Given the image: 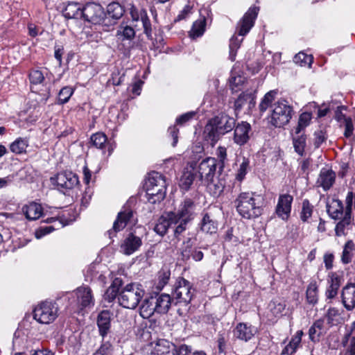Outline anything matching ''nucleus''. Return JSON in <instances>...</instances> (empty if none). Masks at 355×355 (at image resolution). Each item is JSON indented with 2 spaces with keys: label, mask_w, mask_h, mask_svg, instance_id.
Returning a JSON list of instances; mask_svg holds the SVG:
<instances>
[{
  "label": "nucleus",
  "mask_w": 355,
  "mask_h": 355,
  "mask_svg": "<svg viewBox=\"0 0 355 355\" xmlns=\"http://www.w3.org/2000/svg\"><path fill=\"white\" fill-rule=\"evenodd\" d=\"M113 347L109 341L103 340L100 347L93 355H112Z\"/></svg>",
  "instance_id": "obj_54"
},
{
  "label": "nucleus",
  "mask_w": 355,
  "mask_h": 355,
  "mask_svg": "<svg viewBox=\"0 0 355 355\" xmlns=\"http://www.w3.org/2000/svg\"><path fill=\"white\" fill-rule=\"evenodd\" d=\"M293 200V197L288 193L281 194L279 196L275 213L284 220H287L290 216Z\"/></svg>",
  "instance_id": "obj_16"
},
{
  "label": "nucleus",
  "mask_w": 355,
  "mask_h": 355,
  "mask_svg": "<svg viewBox=\"0 0 355 355\" xmlns=\"http://www.w3.org/2000/svg\"><path fill=\"white\" fill-rule=\"evenodd\" d=\"M293 62L301 67L307 66L311 67L313 62V57L303 52H300L294 56Z\"/></svg>",
  "instance_id": "obj_49"
},
{
  "label": "nucleus",
  "mask_w": 355,
  "mask_h": 355,
  "mask_svg": "<svg viewBox=\"0 0 355 355\" xmlns=\"http://www.w3.org/2000/svg\"><path fill=\"white\" fill-rule=\"evenodd\" d=\"M243 39L239 40L237 37L233 36L230 39V55L232 60L235 59L236 53L237 49L240 46V44L242 42Z\"/></svg>",
  "instance_id": "obj_56"
},
{
  "label": "nucleus",
  "mask_w": 355,
  "mask_h": 355,
  "mask_svg": "<svg viewBox=\"0 0 355 355\" xmlns=\"http://www.w3.org/2000/svg\"><path fill=\"white\" fill-rule=\"evenodd\" d=\"M91 142L97 148L103 150L107 146V137L103 132H97L92 135Z\"/></svg>",
  "instance_id": "obj_47"
},
{
  "label": "nucleus",
  "mask_w": 355,
  "mask_h": 355,
  "mask_svg": "<svg viewBox=\"0 0 355 355\" xmlns=\"http://www.w3.org/2000/svg\"><path fill=\"white\" fill-rule=\"evenodd\" d=\"M134 212L131 209H125L118 214L117 218L114 222L113 227L107 233L110 238H112L116 232L123 230L129 223H135Z\"/></svg>",
  "instance_id": "obj_12"
},
{
  "label": "nucleus",
  "mask_w": 355,
  "mask_h": 355,
  "mask_svg": "<svg viewBox=\"0 0 355 355\" xmlns=\"http://www.w3.org/2000/svg\"><path fill=\"white\" fill-rule=\"evenodd\" d=\"M311 114L309 112H303L300 115L297 125L295 128V134L304 132V129L309 125L311 121Z\"/></svg>",
  "instance_id": "obj_42"
},
{
  "label": "nucleus",
  "mask_w": 355,
  "mask_h": 355,
  "mask_svg": "<svg viewBox=\"0 0 355 355\" xmlns=\"http://www.w3.org/2000/svg\"><path fill=\"white\" fill-rule=\"evenodd\" d=\"M257 333V328L250 324L240 322L234 329V336L245 342L251 340Z\"/></svg>",
  "instance_id": "obj_19"
},
{
  "label": "nucleus",
  "mask_w": 355,
  "mask_h": 355,
  "mask_svg": "<svg viewBox=\"0 0 355 355\" xmlns=\"http://www.w3.org/2000/svg\"><path fill=\"white\" fill-rule=\"evenodd\" d=\"M130 15L133 21H138L140 20L141 21L144 33L148 38H150L152 36V28L146 10L144 9L138 10L135 6H132L130 9Z\"/></svg>",
  "instance_id": "obj_18"
},
{
  "label": "nucleus",
  "mask_w": 355,
  "mask_h": 355,
  "mask_svg": "<svg viewBox=\"0 0 355 355\" xmlns=\"http://www.w3.org/2000/svg\"><path fill=\"white\" fill-rule=\"evenodd\" d=\"M306 300L308 303L315 304L318 302V286L316 282H310L306 289Z\"/></svg>",
  "instance_id": "obj_44"
},
{
  "label": "nucleus",
  "mask_w": 355,
  "mask_h": 355,
  "mask_svg": "<svg viewBox=\"0 0 355 355\" xmlns=\"http://www.w3.org/2000/svg\"><path fill=\"white\" fill-rule=\"evenodd\" d=\"M152 297L155 300L157 313L159 314L166 313L170 309L171 304H173L172 302V297L168 294L162 293L159 295L157 294L152 295Z\"/></svg>",
  "instance_id": "obj_26"
},
{
  "label": "nucleus",
  "mask_w": 355,
  "mask_h": 355,
  "mask_svg": "<svg viewBox=\"0 0 355 355\" xmlns=\"http://www.w3.org/2000/svg\"><path fill=\"white\" fill-rule=\"evenodd\" d=\"M195 179V174L192 171H184L181 176L180 186L182 189L189 190Z\"/></svg>",
  "instance_id": "obj_50"
},
{
  "label": "nucleus",
  "mask_w": 355,
  "mask_h": 355,
  "mask_svg": "<svg viewBox=\"0 0 355 355\" xmlns=\"http://www.w3.org/2000/svg\"><path fill=\"white\" fill-rule=\"evenodd\" d=\"M277 93V92L275 90H271L265 94L259 104V110L261 112H266L270 106L272 107V103L274 101Z\"/></svg>",
  "instance_id": "obj_45"
},
{
  "label": "nucleus",
  "mask_w": 355,
  "mask_h": 355,
  "mask_svg": "<svg viewBox=\"0 0 355 355\" xmlns=\"http://www.w3.org/2000/svg\"><path fill=\"white\" fill-rule=\"evenodd\" d=\"M80 309H90L94 306L95 300L92 289L88 286L78 287L73 291Z\"/></svg>",
  "instance_id": "obj_15"
},
{
  "label": "nucleus",
  "mask_w": 355,
  "mask_h": 355,
  "mask_svg": "<svg viewBox=\"0 0 355 355\" xmlns=\"http://www.w3.org/2000/svg\"><path fill=\"white\" fill-rule=\"evenodd\" d=\"M355 250V244L352 240L347 241L344 246L341 255V261L344 264H347L352 261L353 252Z\"/></svg>",
  "instance_id": "obj_41"
},
{
  "label": "nucleus",
  "mask_w": 355,
  "mask_h": 355,
  "mask_svg": "<svg viewBox=\"0 0 355 355\" xmlns=\"http://www.w3.org/2000/svg\"><path fill=\"white\" fill-rule=\"evenodd\" d=\"M195 290L191 283L184 278H179L172 292V302L174 304H189L193 295Z\"/></svg>",
  "instance_id": "obj_5"
},
{
  "label": "nucleus",
  "mask_w": 355,
  "mask_h": 355,
  "mask_svg": "<svg viewBox=\"0 0 355 355\" xmlns=\"http://www.w3.org/2000/svg\"><path fill=\"white\" fill-rule=\"evenodd\" d=\"M58 307L52 302H42L33 310L34 319L41 324H48L53 322L58 317Z\"/></svg>",
  "instance_id": "obj_7"
},
{
  "label": "nucleus",
  "mask_w": 355,
  "mask_h": 355,
  "mask_svg": "<svg viewBox=\"0 0 355 355\" xmlns=\"http://www.w3.org/2000/svg\"><path fill=\"white\" fill-rule=\"evenodd\" d=\"M342 303L347 311L355 308V284H347L342 289Z\"/></svg>",
  "instance_id": "obj_23"
},
{
  "label": "nucleus",
  "mask_w": 355,
  "mask_h": 355,
  "mask_svg": "<svg viewBox=\"0 0 355 355\" xmlns=\"http://www.w3.org/2000/svg\"><path fill=\"white\" fill-rule=\"evenodd\" d=\"M238 214L245 219H253L262 214L264 199L252 192H242L234 201Z\"/></svg>",
  "instance_id": "obj_1"
},
{
  "label": "nucleus",
  "mask_w": 355,
  "mask_h": 355,
  "mask_svg": "<svg viewBox=\"0 0 355 355\" xmlns=\"http://www.w3.org/2000/svg\"><path fill=\"white\" fill-rule=\"evenodd\" d=\"M314 146L316 148H319L320 145L327 139L326 133L322 130L315 131L314 133Z\"/></svg>",
  "instance_id": "obj_61"
},
{
  "label": "nucleus",
  "mask_w": 355,
  "mask_h": 355,
  "mask_svg": "<svg viewBox=\"0 0 355 355\" xmlns=\"http://www.w3.org/2000/svg\"><path fill=\"white\" fill-rule=\"evenodd\" d=\"M200 225L201 231L207 234H215L218 230L217 221L214 217L209 213H206L203 215Z\"/></svg>",
  "instance_id": "obj_30"
},
{
  "label": "nucleus",
  "mask_w": 355,
  "mask_h": 355,
  "mask_svg": "<svg viewBox=\"0 0 355 355\" xmlns=\"http://www.w3.org/2000/svg\"><path fill=\"white\" fill-rule=\"evenodd\" d=\"M206 19L205 17L196 21L190 31V36L192 37H198L202 35L205 31Z\"/></svg>",
  "instance_id": "obj_46"
},
{
  "label": "nucleus",
  "mask_w": 355,
  "mask_h": 355,
  "mask_svg": "<svg viewBox=\"0 0 355 355\" xmlns=\"http://www.w3.org/2000/svg\"><path fill=\"white\" fill-rule=\"evenodd\" d=\"M51 180L58 186L60 190L72 189L79 183L77 175L71 171L60 173L55 177L51 178Z\"/></svg>",
  "instance_id": "obj_11"
},
{
  "label": "nucleus",
  "mask_w": 355,
  "mask_h": 355,
  "mask_svg": "<svg viewBox=\"0 0 355 355\" xmlns=\"http://www.w3.org/2000/svg\"><path fill=\"white\" fill-rule=\"evenodd\" d=\"M235 124V118L225 112L220 113L211 118L205 125V137L212 144H215L222 135L232 131Z\"/></svg>",
  "instance_id": "obj_2"
},
{
  "label": "nucleus",
  "mask_w": 355,
  "mask_h": 355,
  "mask_svg": "<svg viewBox=\"0 0 355 355\" xmlns=\"http://www.w3.org/2000/svg\"><path fill=\"white\" fill-rule=\"evenodd\" d=\"M249 168L250 161L248 159L243 157L242 162L239 165V168L236 175V180L239 181H242L247 174Z\"/></svg>",
  "instance_id": "obj_52"
},
{
  "label": "nucleus",
  "mask_w": 355,
  "mask_h": 355,
  "mask_svg": "<svg viewBox=\"0 0 355 355\" xmlns=\"http://www.w3.org/2000/svg\"><path fill=\"white\" fill-rule=\"evenodd\" d=\"M165 180L162 174L159 173H153L150 175L147 182H146V187H156L158 185L159 180Z\"/></svg>",
  "instance_id": "obj_59"
},
{
  "label": "nucleus",
  "mask_w": 355,
  "mask_h": 355,
  "mask_svg": "<svg viewBox=\"0 0 355 355\" xmlns=\"http://www.w3.org/2000/svg\"><path fill=\"white\" fill-rule=\"evenodd\" d=\"M178 132L179 130L175 125L171 126L168 130V135L172 137L173 142L172 146L175 147L178 141Z\"/></svg>",
  "instance_id": "obj_64"
},
{
  "label": "nucleus",
  "mask_w": 355,
  "mask_h": 355,
  "mask_svg": "<svg viewBox=\"0 0 355 355\" xmlns=\"http://www.w3.org/2000/svg\"><path fill=\"white\" fill-rule=\"evenodd\" d=\"M63 15L68 19L83 18V8L78 3H69L63 11Z\"/></svg>",
  "instance_id": "obj_34"
},
{
  "label": "nucleus",
  "mask_w": 355,
  "mask_h": 355,
  "mask_svg": "<svg viewBox=\"0 0 355 355\" xmlns=\"http://www.w3.org/2000/svg\"><path fill=\"white\" fill-rule=\"evenodd\" d=\"M313 206L311 205L308 200H304L302 202V211L300 212V219L303 222H306L313 214Z\"/></svg>",
  "instance_id": "obj_51"
},
{
  "label": "nucleus",
  "mask_w": 355,
  "mask_h": 355,
  "mask_svg": "<svg viewBox=\"0 0 355 355\" xmlns=\"http://www.w3.org/2000/svg\"><path fill=\"white\" fill-rule=\"evenodd\" d=\"M217 159L214 157H207L203 159L198 166V173L201 180H205L211 189L212 186L216 187V194H220L223 191V185L212 184L213 178L217 167Z\"/></svg>",
  "instance_id": "obj_6"
},
{
  "label": "nucleus",
  "mask_w": 355,
  "mask_h": 355,
  "mask_svg": "<svg viewBox=\"0 0 355 355\" xmlns=\"http://www.w3.org/2000/svg\"><path fill=\"white\" fill-rule=\"evenodd\" d=\"M251 129L250 125L245 122L242 121L239 123L237 125L234 127V141L239 145H244L249 140V132Z\"/></svg>",
  "instance_id": "obj_22"
},
{
  "label": "nucleus",
  "mask_w": 355,
  "mask_h": 355,
  "mask_svg": "<svg viewBox=\"0 0 355 355\" xmlns=\"http://www.w3.org/2000/svg\"><path fill=\"white\" fill-rule=\"evenodd\" d=\"M196 205L190 198L184 199L179 205L176 211H169L177 224L180 220L191 222L195 216Z\"/></svg>",
  "instance_id": "obj_9"
},
{
  "label": "nucleus",
  "mask_w": 355,
  "mask_h": 355,
  "mask_svg": "<svg viewBox=\"0 0 355 355\" xmlns=\"http://www.w3.org/2000/svg\"><path fill=\"white\" fill-rule=\"evenodd\" d=\"M303 335V331L302 330L297 331L295 334L292 337L289 343L285 346V347L282 351V355H292L293 354L297 347H299L301 340L302 336Z\"/></svg>",
  "instance_id": "obj_37"
},
{
  "label": "nucleus",
  "mask_w": 355,
  "mask_h": 355,
  "mask_svg": "<svg viewBox=\"0 0 355 355\" xmlns=\"http://www.w3.org/2000/svg\"><path fill=\"white\" fill-rule=\"evenodd\" d=\"M353 202L354 194L352 191H349L345 198V215L342 217V220L337 223L335 228V233L337 236L345 235V230H348L351 225Z\"/></svg>",
  "instance_id": "obj_8"
},
{
  "label": "nucleus",
  "mask_w": 355,
  "mask_h": 355,
  "mask_svg": "<svg viewBox=\"0 0 355 355\" xmlns=\"http://www.w3.org/2000/svg\"><path fill=\"white\" fill-rule=\"evenodd\" d=\"M135 35V30L129 26L121 27L120 29L117 31V35L122 36L126 40H132L134 38Z\"/></svg>",
  "instance_id": "obj_58"
},
{
  "label": "nucleus",
  "mask_w": 355,
  "mask_h": 355,
  "mask_svg": "<svg viewBox=\"0 0 355 355\" xmlns=\"http://www.w3.org/2000/svg\"><path fill=\"white\" fill-rule=\"evenodd\" d=\"M189 222L180 220L178 223L175 226H172L171 228L173 229V235L174 237L177 239H180V236L181 234L187 230V226Z\"/></svg>",
  "instance_id": "obj_57"
},
{
  "label": "nucleus",
  "mask_w": 355,
  "mask_h": 355,
  "mask_svg": "<svg viewBox=\"0 0 355 355\" xmlns=\"http://www.w3.org/2000/svg\"><path fill=\"white\" fill-rule=\"evenodd\" d=\"M259 8H250L238 24V33L240 36L245 35L253 26L254 20L258 15Z\"/></svg>",
  "instance_id": "obj_14"
},
{
  "label": "nucleus",
  "mask_w": 355,
  "mask_h": 355,
  "mask_svg": "<svg viewBox=\"0 0 355 355\" xmlns=\"http://www.w3.org/2000/svg\"><path fill=\"white\" fill-rule=\"evenodd\" d=\"M141 244V239L131 232L124 239L121 245V249L123 254L130 255L138 250Z\"/></svg>",
  "instance_id": "obj_20"
},
{
  "label": "nucleus",
  "mask_w": 355,
  "mask_h": 355,
  "mask_svg": "<svg viewBox=\"0 0 355 355\" xmlns=\"http://www.w3.org/2000/svg\"><path fill=\"white\" fill-rule=\"evenodd\" d=\"M177 223L173 218L170 215L169 212L166 213L162 216L157 220L154 227V231L161 236H164L167 230L171 228L172 226H175Z\"/></svg>",
  "instance_id": "obj_24"
},
{
  "label": "nucleus",
  "mask_w": 355,
  "mask_h": 355,
  "mask_svg": "<svg viewBox=\"0 0 355 355\" xmlns=\"http://www.w3.org/2000/svg\"><path fill=\"white\" fill-rule=\"evenodd\" d=\"M55 230V227L53 225H49V226H46V227H41L35 231V237L37 239H41L44 236L53 232Z\"/></svg>",
  "instance_id": "obj_63"
},
{
  "label": "nucleus",
  "mask_w": 355,
  "mask_h": 355,
  "mask_svg": "<svg viewBox=\"0 0 355 355\" xmlns=\"http://www.w3.org/2000/svg\"><path fill=\"white\" fill-rule=\"evenodd\" d=\"M327 281L329 286L325 293L326 297L328 299H333L338 294V289L343 283V278L336 273L332 272L329 275Z\"/></svg>",
  "instance_id": "obj_27"
},
{
  "label": "nucleus",
  "mask_w": 355,
  "mask_h": 355,
  "mask_svg": "<svg viewBox=\"0 0 355 355\" xmlns=\"http://www.w3.org/2000/svg\"><path fill=\"white\" fill-rule=\"evenodd\" d=\"M124 7L119 2L113 1L110 3L107 6L105 12V20L111 19L113 23H116L124 14Z\"/></svg>",
  "instance_id": "obj_29"
},
{
  "label": "nucleus",
  "mask_w": 355,
  "mask_h": 355,
  "mask_svg": "<svg viewBox=\"0 0 355 355\" xmlns=\"http://www.w3.org/2000/svg\"><path fill=\"white\" fill-rule=\"evenodd\" d=\"M83 18L94 24H105V12L98 3H87L83 7Z\"/></svg>",
  "instance_id": "obj_10"
},
{
  "label": "nucleus",
  "mask_w": 355,
  "mask_h": 355,
  "mask_svg": "<svg viewBox=\"0 0 355 355\" xmlns=\"http://www.w3.org/2000/svg\"><path fill=\"white\" fill-rule=\"evenodd\" d=\"M293 144L295 151L300 156L304 155V149L306 146V135L304 132L295 134L293 136Z\"/></svg>",
  "instance_id": "obj_40"
},
{
  "label": "nucleus",
  "mask_w": 355,
  "mask_h": 355,
  "mask_svg": "<svg viewBox=\"0 0 355 355\" xmlns=\"http://www.w3.org/2000/svg\"><path fill=\"white\" fill-rule=\"evenodd\" d=\"M335 178V173L331 170L322 168L320 171L317 184L318 186L322 187L324 190L327 191L333 185Z\"/></svg>",
  "instance_id": "obj_31"
},
{
  "label": "nucleus",
  "mask_w": 355,
  "mask_h": 355,
  "mask_svg": "<svg viewBox=\"0 0 355 355\" xmlns=\"http://www.w3.org/2000/svg\"><path fill=\"white\" fill-rule=\"evenodd\" d=\"M145 291L137 283H130L122 288L119 296V304L125 308L134 309L143 298Z\"/></svg>",
  "instance_id": "obj_3"
},
{
  "label": "nucleus",
  "mask_w": 355,
  "mask_h": 355,
  "mask_svg": "<svg viewBox=\"0 0 355 355\" xmlns=\"http://www.w3.org/2000/svg\"><path fill=\"white\" fill-rule=\"evenodd\" d=\"M29 78L31 83L37 85L42 83L44 77L42 71L34 70L30 73Z\"/></svg>",
  "instance_id": "obj_60"
},
{
  "label": "nucleus",
  "mask_w": 355,
  "mask_h": 355,
  "mask_svg": "<svg viewBox=\"0 0 355 355\" xmlns=\"http://www.w3.org/2000/svg\"><path fill=\"white\" fill-rule=\"evenodd\" d=\"M327 320L329 327H332L340 323L343 320L341 311L337 308H329L322 318Z\"/></svg>",
  "instance_id": "obj_39"
},
{
  "label": "nucleus",
  "mask_w": 355,
  "mask_h": 355,
  "mask_svg": "<svg viewBox=\"0 0 355 355\" xmlns=\"http://www.w3.org/2000/svg\"><path fill=\"white\" fill-rule=\"evenodd\" d=\"M216 155L219 159V171L222 170L225 165V161L227 159V150L225 147L220 146L216 150Z\"/></svg>",
  "instance_id": "obj_62"
},
{
  "label": "nucleus",
  "mask_w": 355,
  "mask_h": 355,
  "mask_svg": "<svg viewBox=\"0 0 355 355\" xmlns=\"http://www.w3.org/2000/svg\"><path fill=\"white\" fill-rule=\"evenodd\" d=\"M176 346L165 339H159L155 343L150 355H176Z\"/></svg>",
  "instance_id": "obj_21"
},
{
  "label": "nucleus",
  "mask_w": 355,
  "mask_h": 355,
  "mask_svg": "<svg viewBox=\"0 0 355 355\" xmlns=\"http://www.w3.org/2000/svg\"><path fill=\"white\" fill-rule=\"evenodd\" d=\"M28 146V139L19 137L10 144V149L13 153L21 154L26 152Z\"/></svg>",
  "instance_id": "obj_43"
},
{
  "label": "nucleus",
  "mask_w": 355,
  "mask_h": 355,
  "mask_svg": "<svg viewBox=\"0 0 355 355\" xmlns=\"http://www.w3.org/2000/svg\"><path fill=\"white\" fill-rule=\"evenodd\" d=\"M327 212L329 216L335 220L342 218L345 215V209L342 202L339 200H333L332 202L327 206Z\"/></svg>",
  "instance_id": "obj_38"
},
{
  "label": "nucleus",
  "mask_w": 355,
  "mask_h": 355,
  "mask_svg": "<svg viewBox=\"0 0 355 355\" xmlns=\"http://www.w3.org/2000/svg\"><path fill=\"white\" fill-rule=\"evenodd\" d=\"M113 313L110 310H103L99 312L96 318V324L98 329V334L104 340L107 335L111 332V321Z\"/></svg>",
  "instance_id": "obj_13"
},
{
  "label": "nucleus",
  "mask_w": 355,
  "mask_h": 355,
  "mask_svg": "<svg viewBox=\"0 0 355 355\" xmlns=\"http://www.w3.org/2000/svg\"><path fill=\"white\" fill-rule=\"evenodd\" d=\"M171 276L169 270H160L158 273L157 285V288L159 290L162 289L164 286L167 284Z\"/></svg>",
  "instance_id": "obj_55"
},
{
  "label": "nucleus",
  "mask_w": 355,
  "mask_h": 355,
  "mask_svg": "<svg viewBox=\"0 0 355 355\" xmlns=\"http://www.w3.org/2000/svg\"><path fill=\"white\" fill-rule=\"evenodd\" d=\"M155 313H157L155 300L152 296L146 297L140 306V315L145 319L150 318Z\"/></svg>",
  "instance_id": "obj_35"
},
{
  "label": "nucleus",
  "mask_w": 355,
  "mask_h": 355,
  "mask_svg": "<svg viewBox=\"0 0 355 355\" xmlns=\"http://www.w3.org/2000/svg\"><path fill=\"white\" fill-rule=\"evenodd\" d=\"M73 93V90L71 87H64L58 94V103L64 104L68 102L70 97Z\"/></svg>",
  "instance_id": "obj_53"
},
{
  "label": "nucleus",
  "mask_w": 355,
  "mask_h": 355,
  "mask_svg": "<svg viewBox=\"0 0 355 355\" xmlns=\"http://www.w3.org/2000/svg\"><path fill=\"white\" fill-rule=\"evenodd\" d=\"M166 189V181L159 180L158 185L156 187L146 188V193L149 196V200H152L153 202H155L164 198Z\"/></svg>",
  "instance_id": "obj_28"
},
{
  "label": "nucleus",
  "mask_w": 355,
  "mask_h": 355,
  "mask_svg": "<svg viewBox=\"0 0 355 355\" xmlns=\"http://www.w3.org/2000/svg\"><path fill=\"white\" fill-rule=\"evenodd\" d=\"M324 319L317 320L309 328V338L313 342L319 341L321 336L326 334L327 329L324 325Z\"/></svg>",
  "instance_id": "obj_32"
},
{
  "label": "nucleus",
  "mask_w": 355,
  "mask_h": 355,
  "mask_svg": "<svg viewBox=\"0 0 355 355\" xmlns=\"http://www.w3.org/2000/svg\"><path fill=\"white\" fill-rule=\"evenodd\" d=\"M203 252L197 247H193L191 239L184 241L181 248V257L183 261L192 259L195 261H200L203 259Z\"/></svg>",
  "instance_id": "obj_17"
},
{
  "label": "nucleus",
  "mask_w": 355,
  "mask_h": 355,
  "mask_svg": "<svg viewBox=\"0 0 355 355\" xmlns=\"http://www.w3.org/2000/svg\"><path fill=\"white\" fill-rule=\"evenodd\" d=\"M255 105V92H243L239 95L235 101L234 107L236 111L247 107L248 110H250Z\"/></svg>",
  "instance_id": "obj_25"
},
{
  "label": "nucleus",
  "mask_w": 355,
  "mask_h": 355,
  "mask_svg": "<svg viewBox=\"0 0 355 355\" xmlns=\"http://www.w3.org/2000/svg\"><path fill=\"white\" fill-rule=\"evenodd\" d=\"M123 285V280L121 278H115L111 285L107 288L105 294L104 300L108 302H111L115 300L116 296L119 295V290Z\"/></svg>",
  "instance_id": "obj_33"
},
{
  "label": "nucleus",
  "mask_w": 355,
  "mask_h": 355,
  "mask_svg": "<svg viewBox=\"0 0 355 355\" xmlns=\"http://www.w3.org/2000/svg\"><path fill=\"white\" fill-rule=\"evenodd\" d=\"M293 108L286 101H279L272 105L270 123L275 128L286 125L292 117Z\"/></svg>",
  "instance_id": "obj_4"
},
{
  "label": "nucleus",
  "mask_w": 355,
  "mask_h": 355,
  "mask_svg": "<svg viewBox=\"0 0 355 355\" xmlns=\"http://www.w3.org/2000/svg\"><path fill=\"white\" fill-rule=\"evenodd\" d=\"M285 307L286 304L284 302L280 300H272L268 304V308L270 312L276 317L282 314Z\"/></svg>",
  "instance_id": "obj_48"
},
{
  "label": "nucleus",
  "mask_w": 355,
  "mask_h": 355,
  "mask_svg": "<svg viewBox=\"0 0 355 355\" xmlns=\"http://www.w3.org/2000/svg\"><path fill=\"white\" fill-rule=\"evenodd\" d=\"M23 212L27 219L35 220L38 219L42 214L41 205L36 202H31L23 207Z\"/></svg>",
  "instance_id": "obj_36"
}]
</instances>
